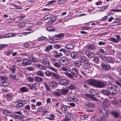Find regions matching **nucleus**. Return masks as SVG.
Listing matches in <instances>:
<instances>
[{
  "label": "nucleus",
  "instance_id": "a878e982",
  "mask_svg": "<svg viewBox=\"0 0 121 121\" xmlns=\"http://www.w3.org/2000/svg\"><path fill=\"white\" fill-rule=\"evenodd\" d=\"M102 92L103 94L107 96H109L111 94L110 91L107 90H103L102 91Z\"/></svg>",
  "mask_w": 121,
  "mask_h": 121
},
{
  "label": "nucleus",
  "instance_id": "0eeeda50",
  "mask_svg": "<svg viewBox=\"0 0 121 121\" xmlns=\"http://www.w3.org/2000/svg\"><path fill=\"white\" fill-rule=\"evenodd\" d=\"M59 61L61 65L65 66L68 65L69 63L68 58L66 56H63L59 60Z\"/></svg>",
  "mask_w": 121,
  "mask_h": 121
},
{
  "label": "nucleus",
  "instance_id": "a211bd4d",
  "mask_svg": "<svg viewBox=\"0 0 121 121\" xmlns=\"http://www.w3.org/2000/svg\"><path fill=\"white\" fill-rule=\"evenodd\" d=\"M111 113L115 118H117L120 116L119 113L116 111H112L111 112Z\"/></svg>",
  "mask_w": 121,
  "mask_h": 121
},
{
  "label": "nucleus",
  "instance_id": "c756f323",
  "mask_svg": "<svg viewBox=\"0 0 121 121\" xmlns=\"http://www.w3.org/2000/svg\"><path fill=\"white\" fill-rule=\"evenodd\" d=\"M53 65L55 67L60 68L61 67V65L60 62H57L56 61L54 64H53Z\"/></svg>",
  "mask_w": 121,
  "mask_h": 121
},
{
  "label": "nucleus",
  "instance_id": "f257e3e1",
  "mask_svg": "<svg viewBox=\"0 0 121 121\" xmlns=\"http://www.w3.org/2000/svg\"><path fill=\"white\" fill-rule=\"evenodd\" d=\"M110 106V104L108 99L106 98L103 101V102L102 104V107L104 109V110L102 111L101 110H99L100 113H102L104 117L102 119V120L104 121H106V119L104 117H108V112L106 109Z\"/></svg>",
  "mask_w": 121,
  "mask_h": 121
},
{
  "label": "nucleus",
  "instance_id": "b1692460",
  "mask_svg": "<svg viewBox=\"0 0 121 121\" xmlns=\"http://www.w3.org/2000/svg\"><path fill=\"white\" fill-rule=\"evenodd\" d=\"M69 90L68 89H65L61 90L60 92L61 93V94L63 95H66L67 93L69 92Z\"/></svg>",
  "mask_w": 121,
  "mask_h": 121
},
{
  "label": "nucleus",
  "instance_id": "69168bd1",
  "mask_svg": "<svg viewBox=\"0 0 121 121\" xmlns=\"http://www.w3.org/2000/svg\"><path fill=\"white\" fill-rule=\"evenodd\" d=\"M99 51L100 52L103 53L104 55H107V53L104 51V50L102 49H100L99 50Z\"/></svg>",
  "mask_w": 121,
  "mask_h": 121
},
{
  "label": "nucleus",
  "instance_id": "9b49d317",
  "mask_svg": "<svg viewBox=\"0 0 121 121\" xmlns=\"http://www.w3.org/2000/svg\"><path fill=\"white\" fill-rule=\"evenodd\" d=\"M35 66L37 69L43 70H46L47 67L39 63H36L35 64Z\"/></svg>",
  "mask_w": 121,
  "mask_h": 121
},
{
  "label": "nucleus",
  "instance_id": "bf43d9fd",
  "mask_svg": "<svg viewBox=\"0 0 121 121\" xmlns=\"http://www.w3.org/2000/svg\"><path fill=\"white\" fill-rule=\"evenodd\" d=\"M8 46L7 44H1L0 45V50H1L4 48L7 47Z\"/></svg>",
  "mask_w": 121,
  "mask_h": 121
},
{
  "label": "nucleus",
  "instance_id": "a18cd8bd",
  "mask_svg": "<svg viewBox=\"0 0 121 121\" xmlns=\"http://www.w3.org/2000/svg\"><path fill=\"white\" fill-rule=\"evenodd\" d=\"M113 78L111 76L108 77V81L109 83H112L113 82Z\"/></svg>",
  "mask_w": 121,
  "mask_h": 121
},
{
  "label": "nucleus",
  "instance_id": "473e14b6",
  "mask_svg": "<svg viewBox=\"0 0 121 121\" xmlns=\"http://www.w3.org/2000/svg\"><path fill=\"white\" fill-rule=\"evenodd\" d=\"M34 80L38 82H42L43 81L41 78L37 76L34 78Z\"/></svg>",
  "mask_w": 121,
  "mask_h": 121
},
{
  "label": "nucleus",
  "instance_id": "a19ab883",
  "mask_svg": "<svg viewBox=\"0 0 121 121\" xmlns=\"http://www.w3.org/2000/svg\"><path fill=\"white\" fill-rule=\"evenodd\" d=\"M86 71L88 73H91L93 71L94 69L92 67H89L87 69Z\"/></svg>",
  "mask_w": 121,
  "mask_h": 121
},
{
  "label": "nucleus",
  "instance_id": "774afa93",
  "mask_svg": "<svg viewBox=\"0 0 121 121\" xmlns=\"http://www.w3.org/2000/svg\"><path fill=\"white\" fill-rule=\"evenodd\" d=\"M3 113L4 115L7 116H8L10 113V112L8 110L4 111Z\"/></svg>",
  "mask_w": 121,
  "mask_h": 121
},
{
  "label": "nucleus",
  "instance_id": "39448f33",
  "mask_svg": "<svg viewBox=\"0 0 121 121\" xmlns=\"http://www.w3.org/2000/svg\"><path fill=\"white\" fill-rule=\"evenodd\" d=\"M107 89L109 91H112L111 94L112 95H115L116 94L117 91L116 86L112 84H109L107 86Z\"/></svg>",
  "mask_w": 121,
  "mask_h": 121
},
{
  "label": "nucleus",
  "instance_id": "423d86ee",
  "mask_svg": "<svg viewBox=\"0 0 121 121\" xmlns=\"http://www.w3.org/2000/svg\"><path fill=\"white\" fill-rule=\"evenodd\" d=\"M89 92L91 94V95H87V96L90 98V99L93 101H97V99L95 98L96 97L94 96H96L98 94L97 93V91L93 89H91L89 91Z\"/></svg>",
  "mask_w": 121,
  "mask_h": 121
},
{
  "label": "nucleus",
  "instance_id": "2eb2a0df",
  "mask_svg": "<svg viewBox=\"0 0 121 121\" xmlns=\"http://www.w3.org/2000/svg\"><path fill=\"white\" fill-rule=\"evenodd\" d=\"M79 60L81 62V63H89V60L86 58V57L84 56H81L79 59Z\"/></svg>",
  "mask_w": 121,
  "mask_h": 121
},
{
  "label": "nucleus",
  "instance_id": "72a5a7b5",
  "mask_svg": "<svg viewBox=\"0 0 121 121\" xmlns=\"http://www.w3.org/2000/svg\"><path fill=\"white\" fill-rule=\"evenodd\" d=\"M9 77L10 78L16 80L18 79L17 75H13L12 74H11L10 75Z\"/></svg>",
  "mask_w": 121,
  "mask_h": 121
},
{
  "label": "nucleus",
  "instance_id": "e2e57ef3",
  "mask_svg": "<svg viewBox=\"0 0 121 121\" xmlns=\"http://www.w3.org/2000/svg\"><path fill=\"white\" fill-rule=\"evenodd\" d=\"M106 44V43L102 41H100L99 42L98 44L99 46H102L105 45Z\"/></svg>",
  "mask_w": 121,
  "mask_h": 121
},
{
  "label": "nucleus",
  "instance_id": "9d476101",
  "mask_svg": "<svg viewBox=\"0 0 121 121\" xmlns=\"http://www.w3.org/2000/svg\"><path fill=\"white\" fill-rule=\"evenodd\" d=\"M99 56L104 61L108 62L111 63H113L114 62V61L113 60L109 57H107L101 55L100 56Z\"/></svg>",
  "mask_w": 121,
  "mask_h": 121
},
{
  "label": "nucleus",
  "instance_id": "680f3d73",
  "mask_svg": "<svg viewBox=\"0 0 121 121\" xmlns=\"http://www.w3.org/2000/svg\"><path fill=\"white\" fill-rule=\"evenodd\" d=\"M67 67L66 66H63L60 67V70L63 71H67L68 70Z\"/></svg>",
  "mask_w": 121,
  "mask_h": 121
},
{
  "label": "nucleus",
  "instance_id": "864d4df0",
  "mask_svg": "<svg viewBox=\"0 0 121 121\" xmlns=\"http://www.w3.org/2000/svg\"><path fill=\"white\" fill-rule=\"evenodd\" d=\"M21 91L23 92H25L28 91L27 88L25 87H23L20 88Z\"/></svg>",
  "mask_w": 121,
  "mask_h": 121
},
{
  "label": "nucleus",
  "instance_id": "412c9836",
  "mask_svg": "<svg viewBox=\"0 0 121 121\" xmlns=\"http://www.w3.org/2000/svg\"><path fill=\"white\" fill-rule=\"evenodd\" d=\"M64 36V34L63 33H60L57 35H55V39H60L62 38Z\"/></svg>",
  "mask_w": 121,
  "mask_h": 121
},
{
  "label": "nucleus",
  "instance_id": "1a4fd4ad",
  "mask_svg": "<svg viewBox=\"0 0 121 121\" xmlns=\"http://www.w3.org/2000/svg\"><path fill=\"white\" fill-rule=\"evenodd\" d=\"M69 78L73 79L74 77H77L78 75L77 69L76 68H73L69 70Z\"/></svg>",
  "mask_w": 121,
  "mask_h": 121
},
{
  "label": "nucleus",
  "instance_id": "f704fd0d",
  "mask_svg": "<svg viewBox=\"0 0 121 121\" xmlns=\"http://www.w3.org/2000/svg\"><path fill=\"white\" fill-rule=\"evenodd\" d=\"M47 29L48 30L51 32L55 30V29L52 26L48 27Z\"/></svg>",
  "mask_w": 121,
  "mask_h": 121
},
{
  "label": "nucleus",
  "instance_id": "09e8293b",
  "mask_svg": "<svg viewBox=\"0 0 121 121\" xmlns=\"http://www.w3.org/2000/svg\"><path fill=\"white\" fill-rule=\"evenodd\" d=\"M44 85L45 86L46 89L47 91H51V90L50 88L46 83H44Z\"/></svg>",
  "mask_w": 121,
  "mask_h": 121
},
{
  "label": "nucleus",
  "instance_id": "7c9ffc66",
  "mask_svg": "<svg viewBox=\"0 0 121 121\" xmlns=\"http://www.w3.org/2000/svg\"><path fill=\"white\" fill-rule=\"evenodd\" d=\"M65 47L67 49H73L74 47V46L72 44H67L65 46Z\"/></svg>",
  "mask_w": 121,
  "mask_h": 121
},
{
  "label": "nucleus",
  "instance_id": "79ce46f5",
  "mask_svg": "<svg viewBox=\"0 0 121 121\" xmlns=\"http://www.w3.org/2000/svg\"><path fill=\"white\" fill-rule=\"evenodd\" d=\"M24 102L25 101L24 100H20V99H18L17 100L16 103H17V104L24 105L23 103H24Z\"/></svg>",
  "mask_w": 121,
  "mask_h": 121
},
{
  "label": "nucleus",
  "instance_id": "2f4dec72",
  "mask_svg": "<svg viewBox=\"0 0 121 121\" xmlns=\"http://www.w3.org/2000/svg\"><path fill=\"white\" fill-rule=\"evenodd\" d=\"M37 74L38 75L42 77H43L44 76V72L40 70L37 72Z\"/></svg>",
  "mask_w": 121,
  "mask_h": 121
},
{
  "label": "nucleus",
  "instance_id": "58836bf2",
  "mask_svg": "<svg viewBox=\"0 0 121 121\" xmlns=\"http://www.w3.org/2000/svg\"><path fill=\"white\" fill-rule=\"evenodd\" d=\"M52 76L55 79H60V77L59 76L54 72L53 73Z\"/></svg>",
  "mask_w": 121,
  "mask_h": 121
},
{
  "label": "nucleus",
  "instance_id": "20e7f679",
  "mask_svg": "<svg viewBox=\"0 0 121 121\" xmlns=\"http://www.w3.org/2000/svg\"><path fill=\"white\" fill-rule=\"evenodd\" d=\"M16 114L12 115V117L15 119L18 120V121H23V119L24 118V116L22 113L19 111L17 112H15Z\"/></svg>",
  "mask_w": 121,
  "mask_h": 121
},
{
  "label": "nucleus",
  "instance_id": "603ef678",
  "mask_svg": "<svg viewBox=\"0 0 121 121\" xmlns=\"http://www.w3.org/2000/svg\"><path fill=\"white\" fill-rule=\"evenodd\" d=\"M110 41L113 42V43H118L116 39L114 37L111 38L110 39Z\"/></svg>",
  "mask_w": 121,
  "mask_h": 121
},
{
  "label": "nucleus",
  "instance_id": "f03ea898",
  "mask_svg": "<svg viewBox=\"0 0 121 121\" xmlns=\"http://www.w3.org/2000/svg\"><path fill=\"white\" fill-rule=\"evenodd\" d=\"M87 83L96 87L102 88L106 85V82L104 81H101L95 79H90L87 80Z\"/></svg>",
  "mask_w": 121,
  "mask_h": 121
},
{
  "label": "nucleus",
  "instance_id": "f8f14e48",
  "mask_svg": "<svg viewBox=\"0 0 121 121\" xmlns=\"http://www.w3.org/2000/svg\"><path fill=\"white\" fill-rule=\"evenodd\" d=\"M101 66L104 70L106 71L108 70L110 67V65L108 64L102 63H101Z\"/></svg>",
  "mask_w": 121,
  "mask_h": 121
},
{
  "label": "nucleus",
  "instance_id": "e433bc0d",
  "mask_svg": "<svg viewBox=\"0 0 121 121\" xmlns=\"http://www.w3.org/2000/svg\"><path fill=\"white\" fill-rule=\"evenodd\" d=\"M47 38L45 37H44L43 36H42V37H39L37 39V40L38 41H40L41 40H45V41H47L48 40Z\"/></svg>",
  "mask_w": 121,
  "mask_h": 121
},
{
  "label": "nucleus",
  "instance_id": "dca6fc26",
  "mask_svg": "<svg viewBox=\"0 0 121 121\" xmlns=\"http://www.w3.org/2000/svg\"><path fill=\"white\" fill-rule=\"evenodd\" d=\"M67 99L69 101L76 102L77 100V99L73 95H70L68 97Z\"/></svg>",
  "mask_w": 121,
  "mask_h": 121
},
{
  "label": "nucleus",
  "instance_id": "de8ad7c7",
  "mask_svg": "<svg viewBox=\"0 0 121 121\" xmlns=\"http://www.w3.org/2000/svg\"><path fill=\"white\" fill-rule=\"evenodd\" d=\"M99 60V58L95 56L93 59L94 62L96 63H97Z\"/></svg>",
  "mask_w": 121,
  "mask_h": 121
},
{
  "label": "nucleus",
  "instance_id": "cd10ccee",
  "mask_svg": "<svg viewBox=\"0 0 121 121\" xmlns=\"http://www.w3.org/2000/svg\"><path fill=\"white\" fill-rule=\"evenodd\" d=\"M53 73V72L50 71L48 70H46L44 72L45 75L48 77L52 76Z\"/></svg>",
  "mask_w": 121,
  "mask_h": 121
},
{
  "label": "nucleus",
  "instance_id": "13d9d810",
  "mask_svg": "<svg viewBox=\"0 0 121 121\" xmlns=\"http://www.w3.org/2000/svg\"><path fill=\"white\" fill-rule=\"evenodd\" d=\"M53 94L57 96H60L61 95V93L58 91L54 92Z\"/></svg>",
  "mask_w": 121,
  "mask_h": 121
},
{
  "label": "nucleus",
  "instance_id": "6e6d98bb",
  "mask_svg": "<svg viewBox=\"0 0 121 121\" xmlns=\"http://www.w3.org/2000/svg\"><path fill=\"white\" fill-rule=\"evenodd\" d=\"M26 23L24 22H21L19 25V26H20V27L23 28L25 27Z\"/></svg>",
  "mask_w": 121,
  "mask_h": 121
},
{
  "label": "nucleus",
  "instance_id": "4468645a",
  "mask_svg": "<svg viewBox=\"0 0 121 121\" xmlns=\"http://www.w3.org/2000/svg\"><path fill=\"white\" fill-rule=\"evenodd\" d=\"M59 82L60 84L62 85L66 86L69 83L68 80L64 78L60 79Z\"/></svg>",
  "mask_w": 121,
  "mask_h": 121
},
{
  "label": "nucleus",
  "instance_id": "3c124183",
  "mask_svg": "<svg viewBox=\"0 0 121 121\" xmlns=\"http://www.w3.org/2000/svg\"><path fill=\"white\" fill-rule=\"evenodd\" d=\"M85 104L86 106L89 108H91V107H92L93 106V104H91L88 102L85 103Z\"/></svg>",
  "mask_w": 121,
  "mask_h": 121
},
{
  "label": "nucleus",
  "instance_id": "7ed1b4c3",
  "mask_svg": "<svg viewBox=\"0 0 121 121\" xmlns=\"http://www.w3.org/2000/svg\"><path fill=\"white\" fill-rule=\"evenodd\" d=\"M40 62H42L43 65H48L47 67L50 66V63L53 65V64L57 61L56 59L51 57L49 58V60L48 58H43L42 59L40 60Z\"/></svg>",
  "mask_w": 121,
  "mask_h": 121
},
{
  "label": "nucleus",
  "instance_id": "4d7b16f0",
  "mask_svg": "<svg viewBox=\"0 0 121 121\" xmlns=\"http://www.w3.org/2000/svg\"><path fill=\"white\" fill-rule=\"evenodd\" d=\"M26 69L29 71H34L35 70L34 67L32 66L28 67L26 68Z\"/></svg>",
  "mask_w": 121,
  "mask_h": 121
},
{
  "label": "nucleus",
  "instance_id": "c85d7f7f",
  "mask_svg": "<svg viewBox=\"0 0 121 121\" xmlns=\"http://www.w3.org/2000/svg\"><path fill=\"white\" fill-rule=\"evenodd\" d=\"M29 60L32 62H37L36 58L33 56H30L28 57Z\"/></svg>",
  "mask_w": 121,
  "mask_h": 121
},
{
  "label": "nucleus",
  "instance_id": "6e6552de",
  "mask_svg": "<svg viewBox=\"0 0 121 121\" xmlns=\"http://www.w3.org/2000/svg\"><path fill=\"white\" fill-rule=\"evenodd\" d=\"M0 83L1 84V86H7L9 85V83L7 77L1 76L0 77Z\"/></svg>",
  "mask_w": 121,
  "mask_h": 121
},
{
  "label": "nucleus",
  "instance_id": "052dcab7",
  "mask_svg": "<svg viewBox=\"0 0 121 121\" xmlns=\"http://www.w3.org/2000/svg\"><path fill=\"white\" fill-rule=\"evenodd\" d=\"M116 83L117 84L121 86V78H120L118 80L116 81Z\"/></svg>",
  "mask_w": 121,
  "mask_h": 121
},
{
  "label": "nucleus",
  "instance_id": "49530a36",
  "mask_svg": "<svg viewBox=\"0 0 121 121\" xmlns=\"http://www.w3.org/2000/svg\"><path fill=\"white\" fill-rule=\"evenodd\" d=\"M52 45H48L46 47L45 50L46 51H49L51 49H52Z\"/></svg>",
  "mask_w": 121,
  "mask_h": 121
},
{
  "label": "nucleus",
  "instance_id": "aec40b11",
  "mask_svg": "<svg viewBox=\"0 0 121 121\" xmlns=\"http://www.w3.org/2000/svg\"><path fill=\"white\" fill-rule=\"evenodd\" d=\"M73 62L74 65L76 67H79L81 65V62L79 60H75Z\"/></svg>",
  "mask_w": 121,
  "mask_h": 121
},
{
  "label": "nucleus",
  "instance_id": "5701e85b",
  "mask_svg": "<svg viewBox=\"0 0 121 121\" xmlns=\"http://www.w3.org/2000/svg\"><path fill=\"white\" fill-rule=\"evenodd\" d=\"M95 48V45L92 44H89L86 47L87 50H93Z\"/></svg>",
  "mask_w": 121,
  "mask_h": 121
},
{
  "label": "nucleus",
  "instance_id": "4c0bfd02",
  "mask_svg": "<svg viewBox=\"0 0 121 121\" xmlns=\"http://www.w3.org/2000/svg\"><path fill=\"white\" fill-rule=\"evenodd\" d=\"M62 56L63 54L62 53L60 52L58 53V52L57 53H56L54 55V56L56 58H60V56Z\"/></svg>",
  "mask_w": 121,
  "mask_h": 121
},
{
  "label": "nucleus",
  "instance_id": "393cba45",
  "mask_svg": "<svg viewBox=\"0 0 121 121\" xmlns=\"http://www.w3.org/2000/svg\"><path fill=\"white\" fill-rule=\"evenodd\" d=\"M72 58L73 59H76L78 58L77 54L76 52H72L71 54Z\"/></svg>",
  "mask_w": 121,
  "mask_h": 121
},
{
  "label": "nucleus",
  "instance_id": "37998d69",
  "mask_svg": "<svg viewBox=\"0 0 121 121\" xmlns=\"http://www.w3.org/2000/svg\"><path fill=\"white\" fill-rule=\"evenodd\" d=\"M89 66V65L88 63H84L83 65L82 68L85 69H87Z\"/></svg>",
  "mask_w": 121,
  "mask_h": 121
},
{
  "label": "nucleus",
  "instance_id": "ddd939ff",
  "mask_svg": "<svg viewBox=\"0 0 121 121\" xmlns=\"http://www.w3.org/2000/svg\"><path fill=\"white\" fill-rule=\"evenodd\" d=\"M22 63V64L23 66H25L27 65H31V62L29 59H23Z\"/></svg>",
  "mask_w": 121,
  "mask_h": 121
},
{
  "label": "nucleus",
  "instance_id": "c9c22d12",
  "mask_svg": "<svg viewBox=\"0 0 121 121\" xmlns=\"http://www.w3.org/2000/svg\"><path fill=\"white\" fill-rule=\"evenodd\" d=\"M49 84L50 86L53 87H56V82L54 81H52L50 82Z\"/></svg>",
  "mask_w": 121,
  "mask_h": 121
},
{
  "label": "nucleus",
  "instance_id": "338daca9",
  "mask_svg": "<svg viewBox=\"0 0 121 121\" xmlns=\"http://www.w3.org/2000/svg\"><path fill=\"white\" fill-rule=\"evenodd\" d=\"M9 69L13 73H14L15 71L16 68L15 67H10V68Z\"/></svg>",
  "mask_w": 121,
  "mask_h": 121
},
{
  "label": "nucleus",
  "instance_id": "8fccbe9b",
  "mask_svg": "<svg viewBox=\"0 0 121 121\" xmlns=\"http://www.w3.org/2000/svg\"><path fill=\"white\" fill-rule=\"evenodd\" d=\"M12 93H8L6 95V98L7 99H10L12 98Z\"/></svg>",
  "mask_w": 121,
  "mask_h": 121
},
{
  "label": "nucleus",
  "instance_id": "ea45409f",
  "mask_svg": "<svg viewBox=\"0 0 121 121\" xmlns=\"http://www.w3.org/2000/svg\"><path fill=\"white\" fill-rule=\"evenodd\" d=\"M65 119L68 120L70 119V118L71 117V114L70 113L66 112L65 113Z\"/></svg>",
  "mask_w": 121,
  "mask_h": 121
},
{
  "label": "nucleus",
  "instance_id": "0e129e2a",
  "mask_svg": "<svg viewBox=\"0 0 121 121\" xmlns=\"http://www.w3.org/2000/svg\"><path fill=\"white\" fill-rule=\"evenodd\" d=\"M116 39L118 42L121 41V36L120 35H116Z\"/></svg>",
  "mask_w": 121,
  "mask_h": 121
},
{
  "label": "nucleus",
  "instance_id": "bb28decb",
  "mask_svg": "<svg viewBox=\"0 0 121 121\" xmlns=\"http://www.w3.org/2000/svg\"><path fill=\"white\" fill-rule=\"evenodd\" d=\"M15 35L14 34H12L11 33L3 35L4 38H9L14 36Z\"/></svg>",
  "mask_w": 121,
  "mask_h": 121
},
{
  "label": "nucleus",
  "instance_id": "6ab92c4d",
  "mask_svg": "<svg viewBox=\"0 0 121 121\" xmlns=\"http://www.w3.org/2000/svg\"><path fill=\"white\" fill-rule=\"evenodd\" d=\"M59 51L60 52H63L65 55L67 56H68L70 54V52L66 49L61 48L60 49Z\"/></svg>",
  "mask_w": 121,
  "mask_h": 121
},
{
  "label": "nucleus",
  "instance_id": "f3484780",
  "mask_svg": "<svg viewBox=\"0 0 121 121\" xmlns=\"http://www.w3.org/2000/svg\"><path fill=\"white\" fill-rule=\"evenodd\" d=\"M85 54L89 58H92L95 56L94 53L89 51L86 52Z\"/></svg>",
  "mask_w": 121,
  "mask_h": 121
},
{
  "label": "nucleus",
  "instance_id": "5fc2aeb1",
  "mask_svg": "<svg viewBox=\"0 0 121 121\" xmlns=\"http://www.w3.org/2000/svg\"><path fill=\"white\" fill-rule=\"evenodd\" d=\"M51 70L53 71L55 73H57V71L56 69L55 68L52 66H50L49 67H48Z\"/></svg>",
  "mask_w": 121,
  "mask_h": 121
},
{
  "label": "nucleus",
  "instance_id": "4be33fe9",
  "mask_svg": "<svg viewBox=\"0 0 121 121\" xmlns=\"http://www.w3.org/2000/svg\"><path fill=\"white\" fill-rule=\"evenodd\" d=\"M60 108H61V107H62L61 110L63 112L65 113L66 112H68L67 111V108L65 105H64L63 104V105L62 106L61 104H60Z\"/></svg>",
  "mask_w": 121,
  "mask_h": 121
},
{
  "label": "nucleus",
  "instance_id": "c03bdc74",
  "mask_svg": "<svg viewBox=\"0 0 121 121\" xmlns=\"http://www.w3.org/2000/svg\"><path fill=\"white\" fill-rule=\"evenodd\" d=\"M68 87L70 89H74L76 88V86L74 84L72 83H71Z\"/></svg>",
  "mask_w": 121,
  "mask_h": 121
}]
</instances>
